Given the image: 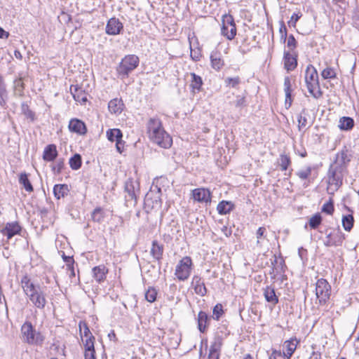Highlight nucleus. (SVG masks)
Listing matches in <instances>:
<instances>
[{"label":"nucleus","mask_w":359,"mask_h":359,"mask_svg":"<svg viewBox=\"0 0 359 359\" xmlns=\"http://www.w3.org/2000/svg\"><path fill=\"white\" fill-rule=\"evenodd\" d=\"M322 217L319 213H316L311 217L309 220V226L311 229H316L321 224Z\"/></svg>","instance_id":"a18cd8bd"},{"label":"nucleus","mask_w":359,"mask_h":359,"mask_svg":"<svg viewBox=\"0 0 359 359\" xmlns=\"http://www.w3.org/2000/svg\"><path fill=\"white\" fill-rule=\"evenodd\" d=\"M246 41H247V39H245L243 41L242 45L240 46L238 48L239 52L241 53L243 55L246 54L247 53H248L250 51L249 48H246L243 46L244 43H245Z\"/></svg>","instance_id":"69168bd1"},{"label":"nucleus","mask_w":359,"mask_h":359,"mask_svg":"<svg viewBox=\"0 0 359 359\" xmlns=\"http://www.w3.org/2000/svg\"><path fill=\"white\" fill-rule=\"evenodd\" d=\"M280 166L281 170L285 171L287 170L288 167L291 164L290 157L285 154H282L280 155Z\"/></svg>","instance_id":"a19ab883"},{"label":"nucleus","mask_w":359,"mask_h":359,"mask_svg":"<svg viewBox=\"0 0 359 359\" xmlns=\"http://www.w3.org/2000/svg\"><path fill=\"white\" fill-rule=\"evenodd\" d=\"M64 165V160L59 159L57 161L55 165L53 167V170L55 173L60 174L62 172Z\"/></svg>","instance_id":"5fc2aeb1"},{"label":"nucleus","mask_w":359,"mask_h":359,"mask_svg":"<svg viewBox=\"0 0 359 359\" xmlns=\"http://www.w3.org/2000/svg\"><path fill=\"white\" fill-rule=\"evenodd\" d=\"M264 297L266 302L273 304V305L278 304V298L276 294L275 290L271 286H267L264 292Z\"/></svg>","instance_id":"7c9ffc66"},{"label":"nucleus","mask_w":359,"mask_h":359,"mask_svg":"<svg viewBox=\"0 0 359 359\" xmlns=\"http://www.w3.org/2000/svg\"><path fill=\"white\" fill-rule=\"evenodd\" d=\"M234 208V205L231 201H222L217 207V210L219 215H226L230 213Z\"/></svg>","instance_id":"c85d7f7f"},{"label":"nucleus","mask_w":359,"mask_h":359,"mask_svg":"<svg viewBox=\"0 0 359 359\" xmlns=\"http://www.w3.org/2000/svg\"><path fill=\"white\" fill-rule=\"evenodd\" d=\"M211 65L217 71L221 69L224 65V60L222 59L221 54L218 52H212L210 55Z\"/></svg>","instance_id":"cd10ccee"},{"label":"nucleus","mask_w":359,"mask_h":359,"mask_svg":"<svg viewBox=\"0 0 359 359\" xmlns=\"http://www.w3.org/2000/svg\"><path fill=\"white\" fill-rule=\"evenodd\" d=\"M57 156V151L55 144H48L44 149L43 158L46 161H53Z\"/></svg>","instance_id":"393cba45"},{"label":"nucleus","mask_w":359,"mask_h":359,"mask_svg":"<svg viewBox=\"0 0 359 359\" xmlns=\"http://www.w3.org/2000/svg\"><path fill=\"white\" fill-rule=\"evenodd\" d=\"M233 104L238 109H242L247 106V101L245 96L238 95L236 96L235 100L233 102Z\"/></svg>","instance_id":"49530a36"},{"label":"nucleus","mask_w":359,"mask_h":359,"mask_svg":"<svg viewBox=\"0 0 359 359\" xmlns=\"http://www.w3.org/2000/svg\"><path fill=\"white\" fill-rule=\"evenodd\" d=\"M316 295L320 304H325L331 295V286L324 278L317 280L316 287Z\"/></svg>","instance_id":"9d476101"},{"label":"nucleus","mask_w":359,"mask_h":359,"mask_svg":"<svg viewBox=\"0 0 359 359\" xmlns=\"http://www.w3.org/2000/svg\"><path fill=\"white\" fill-rule=\"evenodd\" d=\"M190 76L191 77L190 87L191 88L192 92H199L203 85L202 78L194 72L191 73Z\"/></svg>","instance_id":"c756f323"},{"label":"nucleus","mask_w":359,"mask_h":359,"mask_svg":"<svg viewBox=\"0 0 359 359\" xmlns=\"http://www.w3.org/2000/svg\"><path fill=\"white\" fill-rule=\"evenodd\" d=\"M161 189L154 182L151 186L149 191L147 194V199L151 198L157 203L161 201Z\"/></svg>","instance_id":"bb28decb"},{"label":"nucleus","mask_w":359,"mask_h":359,"mask_svg":"<svg viewBox=\"0 0 359 359\" xmlns=\"http://www.w3.org/2000/svg\"><path fill=\"white\" fill-rule=\"evenodd\" d=\"M345 240V234L341 231L339 226L332 231V241H324L326 247L341 246Z\"/></svg>","instance_id":"ddd939ff"},{"label":"nucleus","mask_w":359,"mask_h":359,"mask_svg":"<svg viewBox=\"0 0 359 359\" xmlns=\"http://www.w3.org/2000/svg\"><path fill=\"white\" fill-rule=\"evenodd\" d=\"M298 128L301 130L302 127H305L307 124V118L306 117V109H303L302 112L297 116Z\"/></svg>","instance_id":"3c124183"},{"label":"nucleus","mask_w":359,"mask_h":359,"mask_svg":"<svg viewBox=\"0 0 359 359\" xmlns=\"http://www.w3.org/2000/svg\"><path fill=\"white\" fill-rule=\"evenodd\" d=\"M14 90L15 93L19 96H22L24 93L25 84L21 78L17 79L14 81Z\"/></svg>","instance_id":"37998d69"},{"label":"nucleus","mask_w":359,"mask_h":359,"mask_svg":"<svg viewBox=\"0 0 359 359\" xmlns=\"http://www.w3.org/2000/svg\"><path fill=\"white\" fill-rule=\"evenodd\" d=\"M222 346V338L221 337L215 338L210 347L208 359H219Z\"/></svg>","instance_id":"dca6fc26"},{"label":"nucleus","mask_w":359,"mask_h":359,"mask_svg":"<svg viewBox=\"0 0 359 359\" xmlns=\"http://www.w3.org/2000/svg\"><path fill=\"white\" fill-rule=\"evenodd\" d=\"M313 167L311 165L306 166L305 168L300 169L296 172V175L302 180H307L311 175Z\"/></svg>","instance_id":"58836bf2"},{"label":"nucleus","mask_w":359,"mask_h":359,"mask_svg":"<svg viewBox=\"0 0 359 359\" xmlns=\"http://www.w3.org/2000/svg\"><path fill=\"white\" fill-rule=\"evenodd\" d=\"M190 57L191 59L194 61H198L201 57V53L198 50H193L191 48V53H190Z\"/></svg>","instance_id":"052dcab7"},{"label":"nucleus","mask_w":359,"mask_h":359,"mask_svg":"<svg viewBox=\"0 0 359 359\" xmlns=\"http://www.w3.org/2000/svg\"><path fill=\"white\" fill-rule=\"evenodd\" d=\"M147 132L150 140L159 147L168 149L172 144V137L165 130L161 120L157 117H151L147 123Z\"/></svg>","instance_id":"f03ea898"},{"label":"nucleus","mask_w":359,"mask_h":359,"mask_svg":"<svg viewBox=\"0 0 359 359\" xmlns=\"http://www.w3.org/2000/svg\"><path fill=\"white\" fill-rule=\"evenodd\" d=\"M342 226L345 231H350L354 224V218L352 214L344 215L341 219Z\"/></svg>","instance_id":"c9c22d12"},{"label":"nucleus","mask_w":359,"mask_h":359,"mask_svg":"<svg viewBox=\"0 0 359 359\" xmlns=\"http://www.w3.org/2000/svg\"><path fill=\"white\" fill-rule=\"evenodd\" d=\"M106 135L109 141L116 142V139L123 138V133L118 128L109 129L106 132Z\"/></svg>","instance_id":"f704fd0d"},{"label":"nucleus","mask_w":359,"mask_h":359,"mask_svg":"<svg viewBox=\"0 0 359 359\" xmlns=\"http://www.w3.org/2000/svg\"><path fill=\"white\" fill-rule=\"evenodd\" d=\"M84 348H85V352H90V351H95V337L93 335L89 336L88 338L86 339L84 341L83 339Z\"/></svg>","instance_id":"79ce46f5"},{"label":"nucleus","mask_w":359,"mask_h":359,"mask_svg":"<svg viewBox=\"0 0 359 359\" xmlns=\"http://www.w3.org/2000/svg\"><path fill=\"white\" fill-rule=\"evenodd\" d=\"M124 143L125 142L122 138L116 140V148L119 153H122L123 151Z\"/></svg>","instance_id":"680f3d73"},{"label":"nucleus","mask_w":359,"mask_h":359,"mask_svg":"<svg viewBox=\"0 0 359 359\" xmlns=\"http://www.w3.org/2000/svg\"><path fill=\"white\" fill-rule=\"evenodd\" d=\"M69 166L72 170H76L81 166V156L79 154H75L72 157L70 158Z\"/></svg>","instance_id":"4c0bfd02"},{"label":"nucleus","mask_w":359,"mask_h":359,"mask_svg":"<svg viewBox=\"0 0 359 359\" xmlns=\"http://www.w3.org/2000/svg\"><path fill=\"white\" fill-rule=\"evenodd\" d=\"M279 32L280 34H284L285 40H286L287 31V28H286L283 21L280 22Z\"/></svg>","instance_id":"e2e57ef3"},{"label":"nucleus","mask_w":359,"mask_h":359,"mask_svg":"<svg viewBox=\"0 0 359 359\" xmlns=\"http://www.w3.org/2000/svg\"><path fill=\"white\" fill-rule=\"evenodd\" d=\"M222 34L228 40H232L236 35V27L233 17L230 14H224L222 19Z\"/></svg>","instance_id":"1a4fd4ad"},{"label":"nucleus","mask_w":359,"mask_h":359,"mask_svg":"<svg viewBox=\"0 0 359 359\" xmlns=\"http://www.w3.org/2000/svg\"><path fill=\"white\" fill-rule=\"evenodd\" d=\"M321 76L324 79H335L337 74L333 68L327 67L322 71Z\"/></svg>","instance_id":"de8ad7c7"},{"label":"nucleus","mask_w":359,"mask_h":359,"mask_svg":"<svg viewBox=\"0 0 359 359\" xmlns=\"http://www.w3.org/2000/svg\"><path fill=\"white\" fill-rule=\"evenodd\" d=\"M265 233H266V229L265 227H259L257 231V233H256V236H257V245H259L260 243V239L262 238H265L266 236H265Z\"/></svg>","instance_id":"13d9d810"},{"label":"nucleus","mask_w":359,"mask_h":359,"mask_svg":"<svg viewBox=\"0 0 359 359\" xmlns=\"http://www.w3.org/2000/svg\"><path fill=\"white\" fill-rule=\"evenodd\" d=\"M351 161V155L344 147L336 154L334 161L330 164L327 178L328 184L333 191H337L342 185L343 178L347 172V166Z\"/></svg>","instance_id":"f257e3e1"},{"label":"nucleus","mask_w":359,"mask_h":359,"mask_svg":"<svg viewBox=\"0 0 359 359\" xmlns=\"http://www.w3.org/2000/svg\"><path fill=\"white\" fill-rule=\"evenodd\" d=\"M299 344V341L296 338H291L289 340H286L284 342L283 348V356L287 359H290L297 348V346Z\"/></svg>","instance_id":"aec40b11"},{"label":"nucleus","mask_w":359,"mask_h":359,"mask_svg":"<svg viewBox=\"0 0 359 359\" xmlns=\"http://www.w3.org/2000/svg\"><path fill=\"white\" fill-rule=\"evenodd\" d=\"M69 193V186L66 184H55L53 187V194L57 199L65 198Z\"/></svg>","instance_id":"a878e982"},{"label":"nucleus","mask_w":359,"mask_h":359,"mask_svg":"<svg viewBox=\"0 0 359 359\" xmlns=\"http://www.w3.org/2000/svg\"><path fill=\"white\" fill-rule=\"evenodd\" d=\"M198 329L201 333H205L210 320V317L203 311L198 313L197 316Z\"/></svg>","instance_id":"412c9836"},{"label":"nucleus","mask_w":359,"mask_h":359,"mask_svg":"<svg viewBox=\"0 0 359 359\" xmlns=\"http://www.w3.org/2000/svg\"><path fill=\"white\" fill-rule=\"evenodd\" d=\"M22 230L21 226L17 222H8L6 224L5 227L1 230L2 234L11 239L15 235L20 234Z\"/></svg>","instance_id":"4468645a"},{"label":"nucleus","mask_w":359,"mask_h":359,"mask_svg":"<svg viewBox=\"0 0 359 359\" xmlns=\"http://www.w3.org/2000/svg\"><path fill=\"white\" fill-rule=\"evenodd\" d=\"M305 81L309 92L316 98H320L323 93L320 88L318 82V74L316 69L312 66L309 65L305 72Z\"/></svg>","instance_id":"20e7f679"},{"label":"nucleus","mask_w":359,"mask_h":359,"mask_svg":"<svg viewBox=\"0 0 359 359\" xmlns=\"http://www.w3.org/2000/svg\"><path fill=\"white\" fill-rule=\"evenodd\" d=\"M8 99V91L3 76L0 74V105L4 107Z\"/></svg>","instance_id":"72a5a7b5"},{"label":"nucleus","mask_w":359,"mask_h":359,"mask_svg":"<svg viewBox=\"0 0 359 359\" xmlns=\"http://www.w3.org/2000/svg\"><path fill=\"white\" fill-rule=\"evenodd\" d=\"M287 46L293 50L297 47V41L292 34H290L287 39Z\"/></svg>","instance_id":"6e6d98bb"},{"label":"nucleus","mask_w":359,"mask_h":359,"mask_svg":"<svg viewBox=\"0 0 359 359\" xmlns=\"http://www.w3.org/2000/svg\"><path fill=\"white\" fill-rule=\"evenodd\" d=\"M284 91L285 93V105L288 104V107H290L292 103V86L290 79L288 76L284 79Z\"/></svg>","instance_id":"473e14b6"},{"label":"nucleus","mask_w":359,"mask_h":359,"mask_svg":"<svg viewBox=\"0 0 359 359\" xmlns=\"http://www.w3.org/2000/svg\"><path fill=\"white\" fill-rule=\"evenodd\" d=\"M84 358H85V359H96L95 351H90V352H85Z\"/></svg>","instance_id":"338daca9"},{"label":"nucleus","mask_w":359,"mask_h":359,"mask_svg":"<svg viewBox=\"0 0 359 359\" xmlns=\"http://www.w3.org/2000/svg\"><path fill=\"white\" fill-rule=\"evenodd\" d=\"M123 29L122 22L116 18H110L106 25L105 31L108 35H117L119 34Z\"/></svg>","instance_id":"f8f14e48"},{"label":"nucleus","mask_w":359,"mask_h":359,"mask_svg":"<svg viewBox=\"0 0 359 359\" xmlns=\"http://www.w3.org/2000/svg\"><path fill=\"white\" fill-rule=\"evenodd\" d=\"M19 183L23 186L25 189L28 192L33 191L34 189L33 187L30 182V181L28 179V176L27 173L23 172L20 175L19 177Z\"/></svg>","instance_id":"e433bc0d"},{"label":"nucleus","mask_w":359,"mask_h":359,"mask_svg":"<svg viewBox=\"0 0 359 359\" xmlns=\"http://www.w3.org/2000/svg\"><path fill=\"white\" fill-rule=\"evenodd\" d=\"M354 126V120L348 116L340 118L339 128L341 130H351Z\"/></svg>","instance_id":"2f4dec72"},{"label":"nucleus","mask_w":359,"mask_h":359,"mask_svg":"<svg viewBox=\"0 0 359 359\" xmlns=\"http://www.w3.org/2000/svg\"><path fill=\"white\" fill-rule=\"evenodd\" d=\"M224 313L223 306L221 304H217L212 311V318L219 320Z\"/></svg>","instance_id":"09e8293b"},{"label":"nucleus","mask_w":359,"mask_h":359,"mask_svg":"<svg viewBox=\"0 0 359 359\" xmlns=\"http://www.w3.org/2000/svg\"><path fill=\"white\" fill-rule=\"evenodd\" d=\"M156 296L157 290L153 287H149L145 292V299L151 303L156 301Z\"/></svg>","instance_id":"c03bdc74"},{"label":"nucleus","mask_w":359,"mask_h":359,"mask_svg":"<svg viewBox=\"0 0 359 359\" xmlns=\"http://www.w3.org/2000/svg\"><path fill=\"white\" fill-rule=\"evenodd\" d=\"M191 286L194 290L196 294L203 297L207 294V288L205 285L204 281L199 276L195 275L192 278Z\"/></svg>","instance_id":"a211bd4d"},{"label":"nucleus","mask_w":359,"mask_h":359,"mask_svg":"<svg viewBox=\"0 0 359 359\" xmlns=\"http://www.w3.org/2000/svg\"><path fill=\"white\" fill-rule=\"evenodd\" d=\"M22 340L31 345L42 344L43 337L40 332H36L32 324L26 321L21 327Z\"/></svg>","instance_id":"0eeeda50"},{"label":"nucleus","mask_w":359,"mask_h":359,"mask_svg":"<svg viewBox=\"0 0 359 359\" xmlns=\"http://www.w3.org/2000/svg\"><path fill=\"white\" fill-rule=\"evenodd\" d=\"M163 250V245L160 244L156 240L152 241L150 254L155 260L160 261L162 259Z\"/></svg>","instance_id":"5701e85b"},{"label":"nucleus","mask_w":359,"mask_h":359,"mask_svg":"<svg viewBox=\"0 0 359 359\" xmlns=\"http://www.w3.org/2000/svg\"><path fill=\"white\" fill-rule=\"evenodd\" d=\"M140 192V189L139 182L129 177L125 182L124 184V198L127 206H135L137 203V198Z\"/></svg>","instance_id":"423d86ee"},{"label":"nucleus","mask_w":359,"mask_h":359,"mask_svg":"<svg viewBox=\"0 0 359 359\" xmlns=\"http://www.w3.org/2000/svg\"><path fill=\"white\" fill-rule=\"evenodd\" d=\"M193 262L190 257H183L176 266L175 275L179 280H187L191 274Z\"/></svg>","instance_id":"6e6552de"},{"label":"nucleus","mask_w":359,"mask_h":359,"mask_svg":"<svg viewBox=\"0 0 359 359\" xmlns=\"http://www.w3.org/2000/svg\"><path fill=\"white\" fill-rule=\"evenodd\" d=\"M224 82L226 86L236 88L241 83V79L238 76H236L233 78L227 77L225 79Z\"/></svg>","instance_id":"864d4df0"},{"label":"nucleus","mask_w":359,"mask_h":359,"mask_svg":"<svg viewBox=\"0 0 359 359\" xmlns=\"http://www.w3.org/2000/svg\"><path fill=\"white\" fill-rule=\"evenodd\" d=\"M92 271L93 276L95 278V280L97 283H100L106 279V276L107 273H108V269L104 265L101 264L93 267Z\"/></svg>","instance_id":"4be33fe9"},{"label":"nucleus","mask_w":359,"mask_h":359,"mask_svg":"<svg viewBox=\"0 0 359 359\" xmlns=\"http://www.w3.org/2000/svg\"><path fill=\"white\" fill-rule=\"evenodd\" d=\"M139 57L135 55H126L116 67V72L120 78H127L139 65Z\"/></svg>","instance_id":"39448f33"},{"label":"nucleus","mask_w":359,"mask_h":359,"mask_svg":"<svg viewBox=\"0 0 359 359\" xmlns=\"http://www.w3.org/2000/svg\"><path fill=\"white\" fill-rule=\"evenodd\" d=\"M21 110L27 118L34 120L35 116L34 113L29 109V105L26 102L21 104Z\"/></svg>","instance_id":"8fccbe9b"},{"label":"nucleus","mask_w":359,"mask_h":359,"mask_svg":"<svg viewBox=\"0 0 359 359\" xmlns=\"http://www.w3.org/2000/svg\"><path fill=\"white\" fill-rule=\"evenodd\" d=\"M68 127L71 132L75 133L80 135H83L87 133V128L86 124L84 122L78 118L71 119Z\"/></svg>","instance_id":"f3484780"},{"label":"nucleus","mask_w":359,"mask_h":359,"mask_svg":"<svg viewBox=\"0 0 359 359\" xmlns=\"http://www.w3.org/2000/svg\"><path fill=\"white\" fill-rule=\"evenodd\" d=\"M71 93L76 102L81 104H85L87 102V93L82 88L78 85L72 86L70 88Z\"/></svg>","instance_id":"6ab92c4d"},{"label":"nucleus","mask_w":359,"mask_h":359,"mask_svg":"<svg viewBox=\"0 0 359 359\" xmlns=\"http://www.w3.org/2000/svg\"><path fill=\"white\" fill-rule=\"evenodd\" d=\"M63 261L66 263L67 269L69 268L71 266L74 265V259L73 257L67 256L65 254L62 255Z\"/></svg>","instance_id":"bf43d9fd"},{"label":"nucleus","mask_w":359,"mask_h":359,"mask_svg":"<svg viewBox=\"0 0 359 359\" xmlns=\"http://www.w3.org/2000/svg\"><path fill=\"white\" fill-rule=\"evenodd\" d=\"M302 15L299 13H293L291 16L290 20L288 21V25L290 27H295L297 22L299 20V19L301 18Z\"/></svg>","instance_id":"4d7b16f0"},{"label":"nucleus","mask_w":359,"mask_h":359,"mask_svg":"<svg viewBox=\"0 0 359 359\" xmlns=\"http://www.w3.org/2000/svg\"><path fill=\"white\" fill-rule=\"evenodd\" d=\"M20 283L23 292L33 305L39 309H43L47 301L45 292L42 290V287L39 285H35L32 282L27 275H25L22 278Z\"/></svg>","instance_id":"7ed1b4c3"},{"label":"nucleus","mask_w":359,"mask_h":359,"mask_svg":"<svg viewBox=\"0 0 359 359\" xmlns=\"http://www.w3.org/2000/svg\"><path fill=\"white\" fill-rule=\"evenodd\" d=\"M322 212L327 213V215H332L334 210V203L332 198L328 202L325 203L322 207Z\"/></svg>","instance_id":"603ef678"},{"label":"nucleus","mask_w":359,"mask_h":359,"mask_svg":"<svg viewBox=\"0 0 359 359\" xmlns=\"http://www.w3.org/2000/svg\"><path fill=\"white\" fill-rule=\"evenodd\" d=\"M124 107V104L121 99L114 98L109 101L108 104L109 111L114 114H120Z\"/></svg>","instance_id":"b1692460"},{"label":"nucleus","mask_w":359,"mask_h":359,"mask_svg":"<svg viewBox=\"0 0 359 359\" xmlns=\"http://www.w3.org/2000/svg\"><path fill=\"white\" fill-rule=\"evenodd\" d=\"M92 219L97 223H101L104 218V213L101 208H96L91 214Z\"/></svg>","instance_id":"ea45409f"},{"label":"nucleus","mask_w":359,"mask_h":359,"mask_svg":"<svg viewBox=\"0 0 359 359\" xmlns=\"http://www.w3.org/2000/svg\"><path fill=\"white\" fill-rule=\"evenodd\" d=\"M193 198L198 203H205V205L211 203V192L205 188H197L192 191Z\"/></svg>","instance_id":"9b49d317"},{"label":"nucleus","mask_w":359,"mask_h":359,"mask_svg":"<svg viewBox=\"0 0 359 359\" xmlns=\"http://www.w3.org/2000/svg\"><path fill=\"white\" fill-rule=\"evenodd\" d=\"M84 325V330H83V337H85L86 339L89 337V336L93 335L88 328V327L86 325V323H83Z\"/></svg>","instance_id":"774afa93"},{"label":"nucleus","mask_w":359,"mask_h":359,"mask_svg":"<svg viewBox=\"0 0 359 359\" xmlns=\"http://www.w3.org/2000/svg\"><path fill=\"white\" fill-rule=\"evenodd\" d=\"M284 67L287 72L293 71L297 66V55L288 50L284 51Z\"/></svg>","instance_id":"2eb2a0df"},{"label":"nucleus","mask_w":359,"mask_h":359,"mask_svg":"<svg viewBox=\"0 0 359 359\" xmlns=\"http://www.w3.org/2000/svg\"><path fill=\"white\" fill-rule=\"evenodd\" d=\"M298 255L302 260H304L307 255V250L304 249L303 247H301L298 249Z\"/></svg>","instance_id":"0e129e2a"}]
</instances>
